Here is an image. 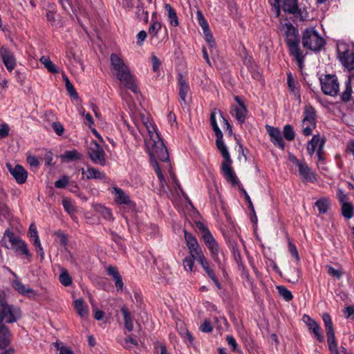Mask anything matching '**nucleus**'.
<instances>
[{"instance_id":"nucleus-48","label":"nucleus","mask_w":354,"mask_h":354,"mask_svg":"<svg viewBox=\"0 0 354 354\" xmlns=\"http://www.w3.org/2000/svg\"><path fill=\"white\" fill-rule=\"evenodd\" d=\"M196 259H192V257H187L183 260V264L185 270L186 271L193 272L194 271V261Z\"/></svg>"},{"instance_id":"nucleus-60","label":"nucleus","mask_w":354,"mask_h":354,"mask_svg":"<svg viewBox=\"0 0 354 354\" xmlns=\"http://www.w3.org/2000/svg\"><path fill=\"white\" fill-rule=\"evenodd\" d=\"M239 269L241 272V277L246 280L250 284H252V279L248 271L245 268V266L243 265L241 267H239Z\"/></svg>"},{"instance_id":"nucleus-49","label":"nucleus","mask_w":354,"mask_h":354,"mask_svg":"<svg viewBox=\"0 0 354 354\" xmlns=\"http://www.w3.org/2000/svg\"><path fill=\"white\" fill-rule=\"evenodd\" d=\"M69 182V177L64 175L61 178L55 182V187L56 188L62 189L66 187Z\"/></svg>"},{"instance_id":"nucleus-64","label":"nucleus","mask_w":354,"mask_h":354,"mask_svg":"<svg viewBox=\"0 0 354 354\" xmlns=\"http://www.w3.org/2000/svg\"><path fill=\"white\" fill-rule=\"evenodd\" d=\"M66 88L71 97L77 98V93L71 82H67V84L66 85Z\"/></svg>"},{"instance_id":"nucleus-5","label":"nucleus","mask_w":354,"mask_h":354,"mask_svg":"<svg viewBox=\"0 0 354 354\" xmlns=\"http://www.w3.org/2000/svg\"><path fill=\"white\" fill-rule=\"evenodd\" d=\"M3 241L5 242L6 248L12 249L17 254L23 256L28 261H30L32 254L27 243L20 237L15 235L13 232L6 230Z\"/></svg>"},{"instance_id":"nucleus-26","label":"nucleus","mask_w":354,"mask_h":354,"mask_svg":"<svg viewBox=\"0 0 354 354\" xmlns=\"http://www.w3.org/2000/svg\"><path fill=\"white\" fill-rule=\"evenodd\" d=\"M196 225L206 245L216 241L210 231L204 224L198 222L196 223Z\"/></svg>"},{"instance_id":"nucleus-40","label":"nucleus","mask_w":354,"mask_h":354,"mask_svg":"<svg viewBox=\"0 0 354 354\" xmlns=\"http://www.w3.org/2000/svg\"><path fill=\"white\" fill-rule=\"evenodd\" d=\"M188 250L189 253V255L188 257H192V259H196V261H197L198 262H199L203 258L205 257L203 252L199 245L189 248Z\"/></svg>"},{"instance_id":"nucleus-37","label":"nucleus","mask_w":354,"mask_h":354,"mask_svg":"<svg viewBox=\"0 0 354 354\" xmlns=\"http://www.w3.org/2000/svg\"><path fill=\"white\" fill-rule=\"evenodd\" d=\"M61 272L59 276L60 283L64 286H69L72 284L73 280L66 269L61 268Z\"/></svg>"},{"instance_id":"nucleus-28","label":"nucleus","mask_w":354,"mask_h":354,"mask_svg":"<svg viewBox=\"0 0 354 354\" xmlns=\"http://www.w3.org/2000/svg\"><path fill=\"white\" fill-rule=\"evenodd\" d=\"M322 319L326 328V333L327 338L335 337V331L333 330V322L330 316L328 313H324Z\"/></svg>"},{"instance_id":"nucleus-17","label":"nucleus","mask_w":354,"mask_h":354,"mask_svg":"<svg viewBox=\"0 0 354 354\" xmlns=\"http://www.w3.org/2000/svg\"><path fill=\"white\" fill-rule=\"evenodd\" d=\"M234 100L238 104L232 106L230 113L237 120L238 122L242 124L245 122L247 110L245 105L238 96H236Z\"/></svg>"},{"instance_id":"nucleus-41","label":"nucleus","mask_w":354,"mask_h":354,"mask_svg":"<svg viewBox=\"0 0 354 354\" xmlns=\"http://www.w3.org/2000/svg\"><path fill=\"white\" fill-rule=\"evenodd\" d=\"M316 127V122H306L302 120V131L304 136H309Z\"/></svg>"},{"instance_id":"nucleus-16","label":"nucleus","mask_w":354,"mask_h":354,"mask_svg":"<svg viewBox=\"0 0 354 354\" xmlns=\"http://www.w3.org/2000/svg\"><path fill=\"white\" fill-rule=\"evenodd\" d=\"M302 319L308 326L309 330L314 335V337L319 342H322L324 341V337L322 334L321 328L318 323L307 315H304Z\"/></svg>"},{"instance_id":"nucleus-63","label":"nucleus","mask_w":354,"mask_h":354,"mask_svg":"<svg viewBox=\"0 0 354 354\" xmlns=\"http://www.w3.org/2000/svg\"><path fill=\"white\" fill-rule=\"evenodd\" d=\"M233 254H234V258L238 265V267H241V266H243L244 264L242 261V257H241L240 251L236 248H234L233 249Z\"/></svg>"},{"instance_id":"nucleus-46","label":"nucleus","mask_w":354,"mask_h":354,"mask_svg":"<svg viewBox=\"0 0 354 354\" xmlns=\"http://www.w3.org/2000/svg\"><path fill=\"white\" fill-rule=\"evenodd\" d=\"M283 134L284 138L289 141L293 140L295 136L293 128L290 124H286L283 127Z\"/></svg>"},{"instance_id":"nucleus-55","label":"nucleus","mask_w":354,"mask_h":354,"mask_svg":"<svg viewBox=\"0 0 354 354\" xmlns=\"http://www.w3.org/2000/svg\"><path fill=\"white\" fill-rule=\"evenodd\" d=\"M62 205L64 208V209L69 214H73L75 212V207L72 204V202L67 199L64 198L62 200Z\"/></svg>"},{"instance_id":"nucleus-42","label":"nucleus","mask_w":354,"mask_h":354,"mask_svg":"<svg viewBox=\"0 0 354 354\" xmlns=\"http://www.w3.org/2000/svg\"><path fill=\"white\" fill-rule=\"evenodd\" d=\"M161 27H162V25L159 21H153V23L150 25L149 30H148L149 37L151 39L157 37L158 33L160 30Z\"/></svg>"},{"instance_id":"nucleus-19","label":"nucleus","mask_w":354,"mask_h":354,"mask_svg":"<svg viewBox=\"0 0 354 354\" xmlns=\"http://www.w3.org/2000/svg\"><path fill=\"white\" fill-rule=\"evenodd\" d=\"M1 55L2 61L8 69L11 72L16 66V59L12 53H11L7 48L2 47L1 48Z\"/></svg>"},{"instance_id":"nucleus-15","label":"nucleus","mask_w":354,"mask_h":354,"mask_svg":"<svg viewBox=\"0 0 354 354\" xmlns=\"http://www.w3.org/2000/svg\"><path fill=\"white\" fill-rule=\"evenodd\" d=\"M80 170L83 178L86 180L97 179L106 180L108 179L104 172L91 165H87L86 169L82 168Z\"/></svg>"},{"instance_id":"nucleus-8","label":"nucleus","mask_w":354,"mask_h":354,"mask_svg":"<svg viewBox=\"0 0 354 354\" xmlns=\"http://www.w3.org/2000/svg\"><path fill=\"white\" fill-rule=\"evenodd\" d=\"M322 92L330 96H336L339 91L337 77L335 75H326L319 79Z\"/></svg>"},{"instance_id":"nucleus-45","label":"nucleus","mask_w":354,"mask_h":354,"mask_svg":"<svg viewBox=\"0 0 354 354\" xmlns=\"http://www.w3.org/2000/svg\"><path fill=\"white\" fill-rule=\"evenodd\" d=\"M185 239L188 249L198 246L196 239L190 233L185 231Z\"/></svg>"},{"instance_id":"nucleus-57","label":"nucleus","mask_w":354,"mask_h":354,"mask_svg":"<svg viewBox=\"0 0 354 354\" xmlns=\"http://www.w3.org/2000/svg\"><path fill=\"white\" fill-rule=\"evenodd\" d=\"M118 3L126 10H131L134 6L133 0H118Z\"/></svg>"},{"instance_id":"nucleus-31","label":"nucleus","mask_w":354,"mask_h":354,"mask_svg":"<svg viewBox=\"0 0 354 354\" xmlns=\"http://www.w3.org/2000/svg\"><path fill=\"white\" fill-rule=\"evenodd\" d=\"M82 154L79 153L76 149L70 151H66L63 154L61 155L60 158L62 160L67 162L80 160L82 158Z\"/></svg>"},{"instance_id":"nucleus-51","label":"nucleus","mask_w":354,"mask_h":354,"mask_svg":"<svg viewBox=\"0 0 354 354\" xmlns=\"http://www.w3.org/2000/svg\"><path fill=\"white\" fill-rule=\"evenodd\" d=\"M136 15L138 18L144 19L146 21L148 20V12L145 11L142 5H138L136 7Z\"/></svg>"},{"instance_id":"nucleus-11","label":"nucleus","mask_w":354,"mask_h":354,"mask_svg":"<svg viewBox=\"0 0 354 354\" xmlns=\"http://www.w3.org/2000/svg\"><path fill=\"white\" fill-rule=\"evenodd\" d=\"M282 10L286 13L299 17L301 21L306 19L307 12L299 9L297 0H283Z\"/></svg>"},{"instance_id":"nucleus-2","label":"nucleus","mask_w":354,"mask_h":354,"mask_svg":"<svg viewBox=\"0 0 354 354\" xmlns=\"http://www.w3.org/2000/svg\"><path fill=\"white\" fill-rule=\"evenodd\" d=\"M279 30L285 37L289 53L297 62L300 69L304 67V55L299 47V35L297 29L290 22L280 21Z\"/></svg>"},{"instance_id":"nucleus-38","label":"nucleus","mask_w":354,"mask_h":354,"mask_svg":"<svg viewBox=\"0 0 354 354\" xmlns=\"http://www.w3.org/2000/svg\"><path fill=\"white\" fill-rule=\"evenodd\" d=\"M341 212L344 218L350 219L353 216V205L349 202L342 204Z\"/></svg>"},{"instance_id":"nucleus-4","label":"nucleus","mask_w":354,"mask_h":354,"mask_svg":"<svg viewBox=\"0 0 354 354\" xmlns=\"http://www.w3.org/2000/svg\"><path fill=\"white\" fill-rule=\"evenodd\" d=\"M216 144L224 159L221 165L222 174L228 183L232 186H235L238 183V178L232 168V161L227 148L223 140V133H221V137H216Z\"/></svg>"},{"instance_id":"nucleus-52","label":"nucleus","mask_w":354,"mask_h":354,"mask_svg":"<svg viewBox=\"0 0 354 354\" xmlns=\"http://www.w3.org/2000/svg\"><path fill=\"white\" fill-rule=\"evenodd\" d=\"M269 3L272 6V11L276 17H279L281 12L279 0H269Z\"/></svg>"},{"instance_id":"nucleus-59","label":"nucleus","mask_w":354,"mask_h":354,"mask_svg":"<svg viewBox=\"0 0 354 354\" xmlns=\"http://www.w3.org/2000/svg\"><path fill=\"white\" fill-rule=\"evenodd\" d=\"M288 249H289V252L291 254V255L295 259V260L297 261H299V253H298V251H297V249L295 245L293 244L292 242L289 241L288 242Z\"/></svg>"},{"instance_id":"nucleus-21","label":"nucleus","mask_w":354,"mask_h":354,"mask_svg":"<svg viewBox=\"0 0 354 354\" xmlns=\"http://www.w3.org/2000/svg\"><path fill=\"white\" fill-rule=\"evenodd\" d=\"M325 141L319 135H315L308 142L307 152L312 156L318 149L324 148Z\"/></svg>"},{"instance_id":"nucleus-22","label":"nucleus","mask_w":354,"mask_h":354,"mask_svg":"<svg viewBox=\"0 0 354 354\" xmlns=\"http://www.w3.org/2000/svg\"><path fill=\"white\" fill-rule=\"evenodd\" d=\"M178 83L179 86L178 94L180 100L185 104H187V96L189 93V85L186 80H185L181 74L178 75Z\"/></svg>"},{"instance_id":"nucleus-14","label":"nucleus","mask_w":354,"mask_h":354,"mask_svg":"<svg viewBox=\"0 0 354 354\" xmlns=\"http://www.w3.org/2000/svg\"><path fill=\"white\" fill-rule=\"evenodd\" d=\"M266 129L270 138V141L273 145L281 150H283L285 148V143L280 129L277 127H274L268 124L266 126Z\"/></svg>"},{"instance_id":"nucleus-24","label":"nucleus","mask_w":354,"mask_h":354,"mask_svg":"<svg viewBox=\"0 0 354 354\" xmlns=\"http://www.w3.org/2000/svg\"><path fill=\"white\" fill-rule=\"evenodd\" d=\"M11 339V333L3 323L0 322V348H4L8 346Z\"/></svg>"},{"instance_id":"nucleus-3","label":"nucleus","mask_w":354,"mask_h":354,"mask_svg":"<svg viewBox=\"0 0 354 354\" xmlns=\"http://www.w3.org/2000/svg\"><path fill=\"white\" fill-rule=\"evenodd\" d=\"M110 64L111 74L126 88L131 90L135 93H138V88L135 82L134 77L123 59L119 55L112 53L110 56Z\"/></svg>"},{"instance_id":"nucleus-34","label":"nucleus","mask_w":354,"mask_h":354,"mask_svg":"<svg viewBox=\"0 0 354 354\" xmlns=\"http://www.w3.org/2000/svg\"><path fill=\"white\" fill-rule=\"evenodd\" d=\"M75 308L82 317H87L88 310L82 299H77L74 301Z\"/></svg>"},{"instance_id":"nucleus-10","label":"nucleus","mask_w":354,"mask_h":354,"mask_svg":"<svg viewBox=\"0 0 354 354\" xmlns=\"http://www.w3.org/2000/svg\"><path fill=\"white\" fill-rule=\"evenodd\" d=\"M88 155L93 163L100 166L106 165V153L96 142H92L88 148Z\"/></svg>"},{"instance_id":"nucleus-13","label":"nucleus","mask_w":354,"mask_h":354,"mask_svg":"<svg viewBox=\"0 0 354 354\" xmlns=\"http://www.w3.org/2000/svg\"><path fill=\"white\" fill-rule=\"evenodd\" d=\"M6 167L17 183L24 184L26 181L28 173L21 165L12 166L10 163H7Z\"/></svg>"},{"instance_id":"nucleus-56","label":"nucleus","mask_w":354,"mask_h":354,"mask_svg":"<svg viewBox=\"0 0 354 354\" xmlns=\"http://www.w3.org/2000/svg\"><path fill=\"white\" fill-rule=\"evenodd\" d=\"M197 16H198V19L199 21V24L202 27L204 32H208L209 31L208 24L206 21V20L205 19V18L203 17L201 12L198 11Z\"/></svg>"},{"instance_id":"nucleus-36","label":"nucleus","mask_w":354,"mask_h":354,"mask_svg":"<svg viewBox=\"0 0 354 354\" xmlns=\"http://www.w3.org/2000/svg\"><path fill=\"white\" fill-rule=\"evenodd\" d=\"M40 62L44 66V67L52 73H57L58 68L57 66L52 62L48 56H42L40 59Z\"/></svg>"},{"instance_id":"nucleus-62","label":"nucleus","mask_w":354,"mask_h":354,"mask_svg":"<svg viewBox=\"0 0 354 354\" xmlns=\"http://www.w3.org/2000/svg\"><path fill=\"white\" fill-rule=\"evenodd\" d=\"M200 330L204 333H210L212 330V326L209 320L205 319L200 326Z\"/></svg>"},{"instance_id":"nucleus-1","label":"nucleus","mask_w":354,"mask_h":354,"mask_svg":"<svg viewBox=\"0 0 354 354\" xmlns=\"http://www.w3.org/2000/svg\"><path fill=\"white\" fill-rule=\"evenodd\" d=\"M143 123L147 131L145 141L147 149L151 159L152 167L160 181L165 182V179L157 160L165 162L167 166L169 167L168 151L163 141L156 131V127L150 122L148 118L144 119Z\"/></svg>"},{"instance_id":"nucleus-33","label":"nucleus","mask_w":354,"mask_h":354,"mask_svg":"<svg viewBox=\"0 0 354 354\" xmlns=\"http://www.w3.org/2000/svg\"><path fill=\"white\" fill-rule=\"evenodd\" d=\"M121 312L124 317L125 328L128 331H131L133 328V319L128 308L126 306H122L121 308Z\"/></svg>"},{"instance_id":"nucleus-53","label":"nucleus","mask_w":354,"mask_h":354,"mask_svg":"<svg viewBox=\"0 0 354 354\" xmlns=\"http://www.w3.org/2000/svg\"><path fill=\"white\" fill-rule=\"evenodd\" d=\"M207 276L212 280V281L214 283L215 286L217 287L218 289L221 288V286L218 280L217 279L216 274L214 272V270L210 268L207 269L205 271Z\"/></svg>"},{"instance_id":"nucleus-44","label":"nucleus","mask_w":354,"mask_h":354,"mask_svg":"<svg viewBox=\"0 0 354 354\" xmlns=\"http://www.w3.org/2000/svg\"><path fill=\"white\" fill-rule=\"evenodd\" d=\"M277 289L278 290L279 295L281 297H283L286 301H289L292 299V294L285 286H277Z\"/></svg>"},{"instance_id":"nucleus-58","label":"nucleus","mask_w":354,"mask_h":354,"mask_svg":"<svg viewBox=\"0 0 354 354\" xmlns=\"http://www.w3.org/2000/svg\"><path fill=\"white\" fill-rule=\"evenodd\" d=\"M101 213V214L103 216V217L106 220H112L113 214L110 209L105 207H100V209L99 210Z\"/></svg>"},{"instance_id":"nucleus-25","label":"nucleus","mask_w":354,"mask_h":354,"mask_svg":"<svg viewBox=\"0 0 354 354\" xmlns=\"http://www.w3.org/2000/svg\"><path fill=\"white\" fill-rule=\"evenodd\" d=\"M164 8L169 24L173 27H177L179 25V21L175 10L169 3H165Z\"/></svg>"},{"instance_id":"nucleus-18","label":"nucleus","mask_w":354,"mask_h":354,"mask_svg":"<svg viewBox=\"0 0 354 354\" xmlns=\"http://www.w3.org/2000/svg\"><path fill=\"white\" fill-rule=\"evenodd\" d=\"M12 274L15 277V279L11 283L12 287L20 295L25 297H30L31 295H35V290L30 287H26L22 283V282L18 279L17 274L12 272Z\"/></svg>"},{"instance_id":"nucleus-35","label":"nucleus","mask_w":354,"mask_h":354,"mask_svg":"<svg viewBox=\"0 0 354 354\" xmlns=\"http://www.w3.org/2000/svg\"><path fill=\"white\" fill-rule=\"evenodd\" d=\"M315 205L317 207L319 213L324 214L328 212L330 203L328 199L322 198L317 201Z\"/></svg>"},{"instance_id":"nucleus-50","label":"nucleus","mask_w":354,"mask_h":354,"mask_svg":"<svg viewBox=\"0 0 354 354\" xmlns=\"http://www.w3.org/2000/svg\"><path fill=\"white\" fill-rule=\"evenodd\" d=\"M351 93H352V88L348 83H347L346 86L345 91L342 93L341 95L342 100L344 102H348L351 100Z\"/></svg>"},{"instance_id":"nucleus-30","label":"nucleus","mask_w":354,"mask_h":354,"mask_svg":"<svg viewBox=\"0 0 354 354\" xmlns=\"http://www.w3.org/2000/svg\"><path fill=\"white\" fill-rule=\"evenodd\" d=\"M207 248L209 250L212 256L213 259L214 261L218 264V266L220 267L221 266V260L218 257V254L221 252L220 248L218 246V243L214 241L212 243L208 244L206 245Z\"/></svg>"},{"instance_id":"nucleus-32","label":"nucleus","mask_w":354,"mask_h":354,"mask_svg":"<svg viewBox=\"0 0 354 354\" xmlns=\"http://www.w3.org/2000/svg\"><path fill=\"white\" fill-rule=\"evenodd\" d=\"M316 111L310 104L306 105L304 109V118L306 122H316Z\"/></svg>"},{"instance_id":"nucleus-6","label":"nucleus","mask_w":354,"mask_h":354,"mask_svg":"<svg viewBox=\"0 0 354 354\" xmlns=\"http://www.w3.org/2000/svg\"><path fill=\"white\" fill-rule=\"evenodd\" d=\"M301 41L304 48L312 51L321 50L326 44L325 39L314 27H309L304 30Z\"/></svg>"},{"instance_id":"nucleus-54","label":"nucleus","mask_w":354,"mask_h":354,"mask_svg":"<svg viewBox=\"0 0 354 354\" xmlns=\"http://www.w3.org/2000/svg\"><path fill=\"white\" fill-rule=\"evenodd\" d=\"M207 276L212 280V281L214 283L215 286L217 287L218 289L221 288V286L218 280L217 279L216 274L214 272V270L210 268L207 269L205 271Z\"/></svg>"},{"instance_id":"nucleus-47","label":"nucleus","mask_w":354,"mask_h":354,"mask_svg":"<svg viewBox=\"0 0 354 354\" xmlns=\"http://www.w3.org/2000/svg\"><path fill=\"white\" fill-rule=\"evenodd\" d=\"M287 84L290 91L292 93H295V95L298 94V91L296 87L295 81L290 73H288L287 75Z\"/></svg>"},{"instance_id":"nucleus-29","label":"nucleus","mask_w":354,"mask_h":354,"mask_svg":"<svg viewBox=\"0 0 354 354\" xmlns=\"http://www.w3.org/2000/svg\"><path fill=\"white\" fill-rule=\"evenodd\" d=\"M207 248L209 250L212 256L213 259L214 261L218 264V266L220 267L221 266V260L218 257V254L221 252L220 248L218 246V243L214 241L212 243L208 244L206 245Z\"/></svg>"},{"instance_id":"nucleus-20","label":"nucleus","mask_w":354,"mask_h":354,"mask_svg":"<svg viewBox=\"0 0 354 354\" xmlns=\"http://www.w3.org/2000/svg\"><path fill=\"white\" fill-rule=\"evenodd\" d=\"M114 195L115 201L119 205H131L132 201L130 196L122 189L118 187H113L111 191Z\"/></svg>"},{"instance_id":"nucleus-23","label":"nucleus","mask_w":354,"mask_h":354,"mask_svg":"<svg viewBox=\"0 0 354 354\" xmlns=\"http://www.w3.org/2000/svg\"><path fill=\"white\" fill-rule=\"evenodd\" d=\"M107 274L112 277L118 291H122L124 288V283L122 277L115 266H109L106 268Z\"/></svg>"},{"instance_id":"nucleus-12","label":"nucleus","mask_w":354,"mask_h":354,"mask_svg":"<svg viewBox=\"0 0 354 354\" xmlns=\"http://www.w3.org/2000/svg\"><path fill=\"white\" fill-rule=\"evenodd\" d=\"M295 165L298 167L299 174L304 180L310 183L317 181L315 174L305 162L295 159Z\"/></svg>"},{"instance_id":"nucleus-61","label":"nucleus","mask_w":354,"mask_h":354,"mask_svg":"<svg viewBox=\"0 0 354 354\" xmlns=\"http://www.w3.org/2000/svg\"><path fill=\"white\" fill-rule=\"evenodd\" d=\"M226 341L233 351H239L238 344H237L235 339L232 335H227L226 337Z\"/></svg>"},{"instance_id":"nucleus-7","label":"nucleus","mask_w":354,"mask_h":354,"mask_svg":"<svg viewBox=\"0 0 354 354\" xmlns=\"http://www.w3.org/2000/svg\"><path fill=\"white\" fill-rule=\"evenodd\" d=\"M21 315L19 308L8 304L5 299H0V322H15Z\"/></svg>"},{"instance_id":"nucleus-39","label":"nucleus","mask_w":354,"mask_h":354,"mask_svg":"<svg viewBox=\"0 0 354 354\" xmlns=\"http://www.w3.org/2000/svg\"><path fill=\"white\" fill-rule=\"evenodd\" d=\"M28 234L30 241L32 242L33 245H35V244L39 245L40 240H39V238L38 236V232L37 230V227L35 223H31L30 225Z\"/></svg>"},{"instance_id":"nucleus-9","label":"nucleus","mask_w":354,"mask_h":354,"mask_svg":"<svg viewBox=\"0 0 354 354\" xmlns=\"http://www.w3.org/2000/svg\"><path fill=\"white\" fill-rule=\"evenodd\" d=\"M337 55L344 68L348 71L354 69V53L345 43L337 45Z\"/></svg>"},{"instance_id":"nucleus-43","label":"nucleus","mask_w":354,"mask_h":354,"mask_svg":"<svg viewBox=\"0 0 354 354\" xmlns=\"http://www.w3.org/2000/svg\"><path fill=\"white\" fill-rule=\"evenodd\" d=\"M330 354H340L335 336L327 338Z\"/></svg>"},{"instance_id":"nucleus-27","label":"nucleus","mask_w":354,"mask_h":354,"mask_svg":"<svg viewBox=\"0 0 354 354\" xmlns=\"http://www.w3.org/2000/svg\"><path fill=\"white\" fill-rule=\"evenodd\" d=\"M218 115L219 117L221 118V116H223L222 113L217 110L216 109H214L212 110L211 114H210V124L212 127V129L215 133L216 137H221V133H223L221 129L218 127V125L216 122V117Z\"/></svg>"}]
</instances>
